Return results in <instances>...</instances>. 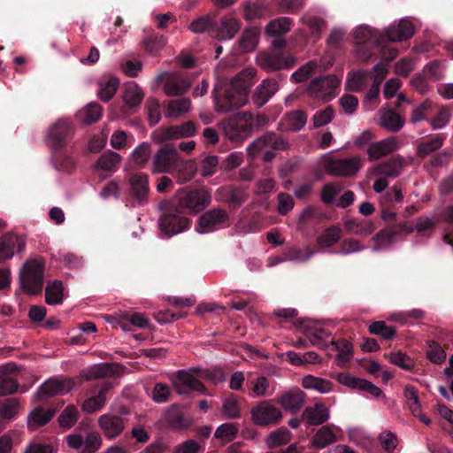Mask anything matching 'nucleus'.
Wrapping results in <instances>:
<instances>
[{
  "instance_id": "nucleus-59",
  "label": "nucleus",
  "mask_w": 453,
  "mask_h": 453,
  "mask_svg": "<svg viewBox=\"0 0 453 453\" xmlns=\"http://www.w3.org/2000/svg\"><path fill=\"white\" fill-rule=\"evenodd\" d=\"M220 157L218 156H208L201 162V173L203 176H212L218 166L220 167Z\"/></svg>"
},
{
  "instance_id": "nucleus-49",
  "label": "nucleus",
  "mask_w": 453,
  "mask_h": 453,
  "mask_svg": "<svg viewBox=\"0 0 453 453\" xmlns=\"http://www.w3.org/2000/svg\"><path fill=\"white\" fill-rule=\"evenodd\" d=\"M369 332L388 341L395 337L396 329L395 326H388L385 321H374L369 326Z\"/></svg>"
},
{
  "instance_id": "nucleus-4",
  "label": "nucleus",
  "mask_w": 453,
  "mask_h": 453,
  "mask_svg": "<svg viewBox=\"0 0 453 453\" xmlns=\"http://www.w3.org/2000/svg\"><path fill=\"white\" fill-rule=\"evenodd\" d=\"M188 28L196 34L209 30L218 39L227 40L234 37L240 29V23L231 16L224 17L218 22L214 16L206 15L195 19Z\"/></svg>"
},
{
  "instance_id": "nucleus-19",
  "label": "nucleus",
  "mask_w": 453,
  "mask_h": 453,
  "mask_svg": "<svg viewBox=\"0 0 453 453\" xmlns=\"http://www.w3.org/2000/svg\"><path fill=\"white\" fill-rule=\"evenodd\" d=\"M130 196L139 205L148 203L150 194L148 175L142 173H137L130 176Z\"/></svg>"
},
{
  "instance_id": "nucleus-62",
  "label": "nucleus",
  "mask_w": 453,
  "mask_h": 453,
  "mask_svg": "<svg viewBox=\"0 0 453 453\" xmlns=\"http://www.w3.org/2000/svg\"><path fill=\"white\" fill-rule=\"evenodd\" d=\"M102 444V438L98 433L92 432L88 434L84 440L81 453H94L99 449Z\"/></svg>"
},
{
  "instance_id": "nucleus-56",
  "label": "nucleus",
  "mask_w": 453,
  "mask_h": 453,
  "mask_svg": "<svg viewBox=\"0 0 453 453\" xmlns=\"http://www.w3.org/2000/svg\"><path fill=\"white\" fill-rule=\"evenodd\" d=\"M19 403L17 398H6L0 402V416L5 419L12 418L19 411Z\"/></svg>"
},
{
  "instance_id": "nucleus-3",
  "label": "nucleus",
  "mask_w": 453,
  "mask_h": 453,
  "mask_svg": "<svg viewBox=\"0 0 453 453\" xmlns=\"http://www.w3.org/2000/svg\"><path fill=\"white\" fill-rule=\"evenodd\" d=\"M161 215L158 219L160 232L167 238L188 230L191 226V219L180 210L172 199L158 203Z\"/></svg>"
},
{
  "instance_id": "nucleus-14",
  "label": "nucleus",
  "mask_w": 453,
  "mask_h": 453,
  "mask_svg": "<svg viewBox=\"0 0 453 453\" xmlns=\"http://www.w3.org/2000/svg\"><path fill=\"white\" fill-rule=\"evenodd\" d=\"M73 134V127L70 120L60 119L49 129L48 143L52 150H64Z\"/></svg>"
},
{
  "instance_id": "nucleus-2",
  "label": "nucleus",
  "mask_w": 453,
  "mask_h": 453,
  "mask_svg": "<svg viewBox=\"0 0 453 453\" xmlns=\"http://www.w3.org/2000/svg\"><path fill=\"white\" fill-rule=\"evenodd\" d=\"M253 71L240 72L229 83L223 95L214 93V102L218 112L237 110L247 102L248 91L252 86Z\"/></svg>"
},
{
  "instance_id": "nucleus-8",
  "label": "nucleus",
  "mask_w": 453,
  "mask_h": 453,
  "mask_svg": "<svg viewBox=\"0 0 453 453\" xmlns=\"http://www.w3.org/2000/svg\"><path fill=\"white\" fill-rule=\"evenodd\" d=\"M226 138L233 142H242L254 131V116L250 112L237 114L222 122Z\"/></svg>"
},
{
  "instance_id": "nucleus-64",
  "label": "nucleus",
  "mask_w": 453,
  "mask_h": 453,
  "mask_svg": "<svg viewBox=\"0 0 453 453\" xmlns=\"http://www.w3.org/2000/svg\"><path fill=\"white\" fill-rule=\"evenodd\" d=\"M341 188L335 183H326L323 186L320 198L325 204H332Z\"/></svg>"
},
{
  "instance_id": "nucleus-23",
  "label": "nucleus",
  "mask_w": 453,
  "mask_h": 453,
  "mask_svg": "<svg viewBox=\"0 0 453 453\" xmlns=\"http://www.w3.org/2000/svg\"><path fill=\"white\" fill-rule=\"evenodd\" d=\"M98 425L106 438L114 439L123 432L125 419L118 415L106 413L99 417Z\"/></svg>"
},
{
  "instance_id": "nucleus-26",
  "label": "nucleus",
  "mask_w": 453,
  "mask_h": 453,
  "mask_svg": "<svg viewBox=\"0 0 453 453\" xmlns=\"http://www.w3.org/2000/svg\"><path fill=\"white\" fill-rule=\"evenodd\" d=\"M397 149L395 138L388 137L380 142H372L367 148L368 159L370 161L378 160Z\"/></svg>"
},
{
  "instance_id": "nucleus-25",
  "label": "nucleus",
  "mask_w": 453,
  "mask_h": 453,
  "mask_svg": "<svg viewBox=\"0 0 453 453\" xmlns=\"http://www.w3.org/2000/svg\"><path fill=\"white\" fill-rule=\"evenodd\" d=\"M305 394L299 388H292L278 398V403L291 413H296L303 405Z\"/></svg>"
},
{
  "instance_id": "nucleus-15",
  "label": "nucleus",
  "mask_w": 453,
  "mask_h": 453,
  "mask_svg": "<svg viewBox=\"0 0 453 453\" xmlns=\"http://www.w3.org/2000/svg\"><path fill=\"white\" fill-rule=\"evenodd\" d=\"M179 160V153L176 148L171 144H165L159 148L152 157L153 173H170Z\"/></svg>"
},
{
  "instance_id": "nucleus-46",
  "label": "nucleus",
  "mask_w": 453,
  "mask_h": 453,
  "mask_svg": "<svg viewBox=\"0 0 453 453\" xmlns=\"http://www.w3.org/2000/svg\"><path fill=\"white\" fill-rule=\"evenodd\" d=\"M259 32L255 27L245 29L239 40L240 48L243 51L253 50L258 42Z\"/></svg>"
},
{
  "instance_id": "nucleus-60",
  "label": "nucleus",
  "mask_w": 453,
  "mask_h": 453,
  "mask_svg": "<svg viewBox=\"0 0 453 453\" xmlns=\"http://www.w3.org/2000/svg\"><path fill=\"white\" fill-rule=\"evenodd\" d=\"M334 112L331 105L326 106L323 110L317 111L312 117L313 127H320L331 122L334 118Z\"/></svg>"
},
{
  "instance_id": "nucleus-10",
  "label": "nucleus",
  "mask_w": 453,
  "mask_h": 453,
  "mask_svg": "<svg viewBox=\"0 0 453 453\" xmlns=\"http://www.w3.org/2000/svg\"><path fill=\"white\" fill-rule=\"evenodd\" d=\"M44 267L37 261L27 262L20 274L21 287L30 295L42 292L43 287Z\"/></svg>"
},
{
  "instance_id": "nucleus-43",
  "label": "nucleus",
  "mask_w": 453,
  "mask_h": 453,
  "mask_svg": "<svg viewBox=\"0 0 453 453\" xmlns=\"http://www.w3.org/2000/svg\"><path fill=\"white\" fill-rule=\"evenodd\" d=\"M119 85V81L116 77H109L99 82L100 89L98 96L104 102L110 101L116 94Z\"/></svg>"
},
{
  "instance_id": "nucleus-41",
  "label": "nucleus",
  "mask_w": 453,
  "mask_h": 453,
  "mask_svg": "<svg viewBox=\"0 0 453 453\" xmlns=\"http://www.w3.org/2000/svg\"><path fill=\"white\" fill-rule=\"evenodd\" d=\"M64 287L60 280H54L45 288V302L49 305H56L63 303Z\"/></svg>"
},
{
  "instance_id": "nucleus-55",
  "label": "nucleus",
  "mask_w": 453,
  "mask_h": 453,
  "mask_svg": "<svg viewBox=\"0 0 453 453\" xmlns=\"http://www.w3.org/2000/svg\"><path fill=\"white\" fill-rule=\"evenodd\" d=\"M79 412L74 405H68L59 415L58 423L61 427L71 428L78 420Z\"/></svg>"
},
{
  "instance_id": "nucleus-5",
  "label": "nucleus",
  "mask_w": 453,
  "mask_h": 453,
  "mask_svg": "<svg viewBox=\"0 0 453 453\" xmlns=\"http://www.w3.org/2000/svg\"><path fill=\"white\" fill-rule=\"evenodd\" d=\"M171 199L186 214L196 215L211 204V195L203 188H180Z\"/></svg>"
},
{
  "instance_id": "nucleus-16",
  "label": "nucleus",
  "mask_w": 453,
  "mask_h": 453,
  "mask_svg": "<svg viewBox=\"0 0 453 453\" xmlns=\"http://www.w3.org/2000/svg\"><path fill=\"white\" fill-rule=\"evenodd\" d=\"M171 381L179 395H188L191 391H205L203 383L186 370L177 371L171 377Z\"/></svg>"
},
{
  "instance_id": "nucleus-28",
  "label": "nucleus",
  "mask_w": 453,
  "mask_h": 453,
  "mask_svg": "<svg viewBox=\"0 0 453 453\" xmlns=\"http://www.w3.org/2000/svg\"><path fill=\"white\" fill-rule=\"evenodd\" d=\"M277 90L278 82L274 79H265L256 88L252 95V100L257 107H262Z\"/></svg>"
},
{
  "instance_id": "nucleus-38",
  "label": "nucleus",
  "mask_w": 453,
  "mask_h": 453,
  "mask_svg": "<svg viewBox=\"0 0 453 453\" xmlns=\"http://www.w3.org/2000/svg\"><path fill=\"white\" fill-rule=\"evenodd\" d=\"M113 374H115V371L113 370V365L111 364L95 365L88 370L81 372V377L85 380L104 378Z\"/></svg>"
},
{
  "instance_id": "nucleus-1",
  "label": "nucleus",
  "mask_w": 453,
  "mask_h": 453,
  "mask_svg": "<svg viewBox=\"0 0 453 453\" xmlns=\"http://www.w3.org/2000/svg\"><path fill=\"white\" fill-rule=\"evenodd\" d=\"M413 34L412 23L405 19L391 25L385 33L372 29L368 26H359L354 32L357 52L364 61H368L378 54L382 58L391 61L396 58L398 51L388 47L387 43L409 39Z\"/></svg>"
},
{
  "instance_id": "nucleus-6",
  "label": "nucleus",
  "mask_w": 453,
  "mask_h": 453,
  "mask_svg": "<svg viewBox=\"0 0 453 453\" xmlns=\"http://www.w3.org/2000/svg\"><path fill=\"white\" fill-rule=\"evenodd\" d=\"M434 227L435 224L431 219L420 217L417 219L415 226L409 222L388 224L386 228L381 229L373 236V240L379 246H385L395 242L398 236L412 233L414 229L419 234H423L426 231L434 230Z\"/></svg>"
},
{
  "instance_id": "nucleus-37",
  "label": "nucleus",
  "mask_w": 453,
  "mask_h": 453,
  "mask_svg": "<svg viewBox=\"0 0 453 453\" xmlns=\"http://www.w3.org/2000/svg\"><path fill=\"white\" fill-rule=\"evenodd\" d=\"M119 325L123 330H130L134 326L139 328H145L149 325V319L143 315L136 312L126 313L119 317Z\"/></svg>"
},
{
  "instance_id": "nucleus-11",
  "label": "nucleus",
  "mask_w": 453,
  "mask_h": 453,
  "mask_svg": "<svg viewBox=\"0 0 453 453\" xmlns=\"http://www.w3.org/2000/svg\"><path fill=\"white\" fill-rule=\"evenodd\" d=\"M196 126L192 120L180 125L166 127H158L151 134V138L156 143H163L171 140L189 138L196 134Z\"/></svg>"
},
{
  "instance_id": "nucleus-45",
  "label": "nucleus",
  "mask_w": 453,
  "mask_h": 453,
  "mask_svg": "<svg viewBox=\"0 0 453 453\" xmlns=\"http://www.w3.org/2000/svg\"><path fill=\"white\" fill-rule=\"evenodd\" d=\"M403 123V119L393 110H387L381 115V126L393 132L400 130Z\"/></svg>"
},
{
  "instance_id": "nucleus-21",
  "label": "nucleus",
  "mask_w": 453,
  "mask_h": 453,
  "mask_svg": "<svg viewBox=\"0 0 453 453\" xmlns=\"http://www.w3.org/2000/svg\"><path fill=\"white\" fill-rule=\"evenodd\" d=\"M143 96L142 90L136 84L128 85L122 96L124 104L119 107L117 117L121 118L132 114V109L142 103Z\"/></svg>"
},
{
  "instance_id": "nucleus-58",
  "label": "nucleus",
  "mask_w": 453,
  "mask_h": 453,
  "mask_svg": "<svg viewBox=\"0 0 453 453\" xmlns=\"http://www.w3.org/2000/svg\"><path fill=\"white\" fill-rule=\"evenodd\" d=\"M150 157V145L146 142H143L138 145L132 154L133 160L140 167H143L147 164Z\"/></svg>"
},
{
  "instance_id": "nucleus-13",
  "label": "nucleus",
  "mask_w": 453,
  "mask_h": 453,
  "mask_svg": "<svg viewBox=\"0 0 453 453\" xmlns=\"http://www.w3.org/2000/svg\"><path fill=\"white\" fill-rule=\"evenodd\" d=\"M257 63L263 69L273 72L294 67L296 58L284 51L271 50L260 53L257 57Z\"/></svg>"
},
{
  "instance_id": "nucleus-44",
  "label": "nucleus",
  "mask_w": 453,
  "mask_h": 453,
  "mask_svg": "<svg viewBox=\"0 0 453 453\" xmlns=\"http://www.w3.org/2000/svg\"><path fill=\"white\" fill-rule=\"evenodd\" d=\"M53 161L56 169L71 173L75 168V161L64 152V150H53Z\"/></svg>"
},
{
  "instance_id": "nucleus-47",
  "label": "nucleus",
  "mask_w": 453,
  "mask_h": 453,
  "mask_svg": "<svg viewBox=\"0 0 453 453\" xmlns=\"http://www.w3.org/2000/svg\"><path fill=\"white\" fill-rule=\"evenodd\" d=\"M336 440L335 434L326 426H322L314 435L312 444L319 449H323Z\"/></svg>"
},
{
  "instance_id": "nucleus-39",
  "label": "nucleus",
  "mask_w": 453,
  "mask_h": 453,
  "mask_svg": "<svg viewBox=\"0 0 453 453\" xmlns=\"http://www.w3.org/2000/svg\"><path fill=\"white\" fill-rule=\"evenodd\" d=\"M302 385L306 389H314L322 394L328 393L333 388V383L331 381L313 375L304 376Z\"/></svg>"
},
{
  "instance_id": "nucleus-57",
  "label": "nucleus",
  "mask_w": 453,
  "mask_h": 453,
  "mask_svg": "<svg viewBox=\"0 0 453 453\" xmlns=\"http://www.w3.org/2000/svg\"><path fill=\"white\" fill-rule=\"evenodd\" d=\"M317 67L316 61H309L293 73L290 80L295 83L303 82L314 73Z\"/></svg>"
},
{
  "instance_id": "nucleus-40",
  "label": "nucleus",
  "mask_w": 453,
  "mask_h": 453,
  "mask_svg": "<svg viewBox=\"0 0 453 453\" xmlns=\"http://www.w3.org/2000/svg\"><path fill=\"white\" fill-rule=\"evenodd\" d=\"M342 229L338 226H331L323 230L317 238V243L321 248H329L336 243L342 237Z\"/></svg>"
},
{
  "instance_id": "nucleus-9",
  "label": "nucleus",
  "mask_w": 453,
  "mask_h": 453,
  "mask_svg": "<svg viewBox=\"0 0 453 453\" xmlns=\"http://www.w3.org/2000/svg\"><path fill=\"white\" fill-rule=\"evenodd\" d=\"M231 225L229 213L220 207H214L201 214L196 225V230L199 234H209Z\"/></svg>"
},
{
  "instance_id": "nucleus-33",
  "label": "nucleus",
  "mask_w": 453,
  "mask_h": 453,
  "mask_svg": "<svg viewBox=\"0 0 453 453\" xmlns=\"http://www.w3.org/2000/svg\"><path fill=\"white\" fill-rule=\"evenodd\" d=\"M191 109V101L188 97H180L170 100L165 110V117L166 119H178Z\"/></svg>"
},
{
  "instance_id": "nucleus-30",
  "label": "nucleus",
  "mask_w": 453,
  "mask_h": 453,
  "mask_svg": "<svg viewBox=\"0 0 453 453\" xmlns=\"http://www.w3.org/2000/svg\"><path fill=\"white\" fill-rule=\"evenodd\" d=\"M16 370L14 364L0 365V395H7L15 393L19 383L10 375Z\"/></svg>"
},
{
  "instance_id": "nucleus-17",
  "label": "nucleus",
  "mask_w": 453,
  "mask_h": 453,
  "mask_svg": "<svg viewBox=\"0 0 453 453\" xmlns=\"http://www.w3.org/2000/svg\"><path fill=\"white\" fill-rule=\"evenodd\" d=\"M340 86V80L334 75H326L313 79L309 86V92L316 97L328 99L334 96Z\"/></svg>"
},
{
  "instance_id": "nucleus-18",
  "label": "nucleus",
  "mask_w": 453,
  "mask_h": 453,
  "mask_svg": "<svg viewBox=\"0 0 453 453\" xmlns=\"http://www.w3.org/2000/svg\"><path fill=\"white\" fill-rule=\"evenodd\" d=\"M359 157L331 159L326 165L329 174L335 176H352L360 169Z\"/></svg>"
},
{
  "instance_id": "nucleus-48",
  "label": "nucleus",
  "mask_w": 453,
  "mask_h": 453,
  "mask_svg": "<svg viewBox=\"0 0 453 453\" xmlns=\"http://www.w3.org/2000/svg\"><path fill=\"white\" fill-rule=\"evenodd\" d=\"M290 440V432L286 427H280L270 433L265 442L269 449H273L282 444H286Z\"/></svg>"
},
{
  "instance_id": "nucleus-63",
  "label": "nucleus",
  "mask_w": 453,
  "mask_h": 453,
  "mask_svg": "<svg viewBox=\"0 0 453 453\" xmlns=\"http://www.w3.org/2000/svg\"><path fill=\"white\" fill-rule=\"evenodd\" d=\"M426 357L431 362L440 365L444 362L446 358V353L439 343L433 341L429 343V349L426 351Z\"/></svg>"
},
{
  "instance_id": "nucleus-7",
  "label": "nucleus",
  "mask_w": 453,
  "mask_h": 453,
  "mask_svg": "<svg viewBox=\"0 0 453 453\" xmlns=\"http://www.w3.org/2000/svg\"><path fill=\"white\" fill-rule=\"evenodd\" d=\"M288 148V140L274 132H266L250 144L247 148V154L249 157L255 159L263 152L262 159L268 163L273 161L276 156L273 150H287Z\"/></svg>"
},
{
  "instance_id": "nucleus-35",
  "label": "nucleus",
  "mask_w": 453,
  "mask_h": 453,
  "mask_svg": "<svg viewBox=\"0 0 453 453\" xmlns=\"http://www.w3.org/2000/svg\"><path fill=\"white\" fill-rule=\"evenodd\" d=\"M283 120L287 131L298 132L305 126L307 114L301 110L293 111L287 113Z\"/></svg>"
},
{
  "instance_id": "nucleus-27",
  "label": "nucleus",
  "mask_w": 453,
  "mask_h": 453,
  "mask_svg": "<svg viewBox=\"0 0 453 453\" xmlns=\"http://www.w3.org/2000/svg\"><path fill=\"white\" fill-rule=\"evenodd\" d=\"M328 418V409L321 403H317L312 407H306L302 414V419L305 420L308 426H319L327 421Z\"/></svg>"
},
{
  "instance_id": "nucleus-34",
  "label": "nucleus",
  "mask_w": 453,
  "mask_h": 453,
  "mask_svg": "<svg viewBox=\"0 0 453 453\" xmlns=\"http://www.w3.org/2000/svg\"><path fill=\"white\" fill-rule=\"evenodd\" d=\"M330 346L332 350L338 352L337 360L339 365L343 366L351 359L353 356V347L351 342L346 339L332 341Z\"/></svg>"
},
{
  "instance_id": "nucleus-50",
  "label": "nucleus",
  "mask_w": 453,
  "mask_h": 453,
  "mask_svg": "<svg viewBox=\"0 0 453 453\" xmlns=\"http://www.w3.org/2000/svg\"><path fill=\"white\" fill-rule=\"evenodd\" d=\"M102 106L96 103H89L83 111H80L79 116L87 124L98 121L102 116Z\"/></svg>"
},
{
  "instance_id": "nucleus-32",
  "label": "nucleus",
  "mask_w": 453,
  "mask_h": 453,
  "mask_svg": "<svg viewBox=\"0 0 453 453\" xmlns=\"http://www.w3.org/2000/svg\"><path fill=\"white\" fill-rule=\"evenodd\" d=\"M447 136L445 134H436L427 136L417 146V157L423 159L433 152L438 150L444 143Z\"/></svg>"
},
{
  "instance_id": "nucleus-12",
  "label": "nucleus",
  "mask_w": 453,
  "mask_h": 453,
  "mask_svg": "<svg viewBox=\"0 0 453 453\" xmlns=\"http://www.w3.org/2000/svg\"><path fill=\"white\" fill-rule=\"evenodd\" d=\"M252 421L259 426H274L282 419L281 411L269 401H261L250 411Z\"/></svg>"
},
{
  "instance_id": "nucleus-24",
  "label": "nucleus",
  "mask_w": 453,
  "mask_h": 453,
  "mask_svg": "<svg viewBox=\"0 0 453 453\" xmlns=\"http://www.w3.org/2000/svg\"><path fill=\"white\" fill-rule=\"evenodd\" d=\"M73 388L71 380H58L50 378L42 383L38 388V395L40 399L44 397H51L57 395H62L69 392Z\"/></svg>"
},
{
  "instance_id": "nucleus-29",
  "label": "nucleus",
  "mask_w": 453,
  "mask_h": 453,
  "mask_svg": "<svg viewBox=\"0 0 453 453\" xmlns=\"http://www.w3.org/2000/svg\"><path fill=\"white\" fill-rule=\"evenodd\" d=\"M404 166V159L402 156L397 155L388 161L378 164L373 167L374 173L383 175L385 177L395 178L400 175Z\"/></svg>"
},
{
  "instance_id": "nucleus-22",
  "label": "nucleus",
  "mask_w": 453,
  "mask_h": 453,
  "mask_svg": "<svg viewBox=\"0 0 453 453\" xmlns=\"http://www.w3.org/2000/svg\"><path fill=\"white\" fill-rule=\"evenodd\" d=\"M337 380L339 383L347 386L350 388L357 389L359 391H365L370 395L378 397L382 394V391L373 383L365 380L352 376L347 372H340L337 375Z\"/></svg>"
},
{
  "instance_id": "nucleus-51",
  "label": "nucleus",
  "mask_w": 453,
  "mask_h": 453,
  "mask_svg": "<svg viewBox=\"0 0 453 453\" xmlns=\"http://www.w3.org/2000/svg\"><path fill=\"white\" fill-rule=\"evenodd\" d=\"M119 161L120 156L116 152L109 150L99 157L96 165L104 171L113 172Z\"/></svg>"
},
{
  "instance_id": "nucleus-31",
  "label": "nucleus",
  "mask_w": 453,
  "mask_h": 453,
  "mask_svg": "<svg viewBox=\"0 0 453 453\" xmlns=\"http://www.w3.org/2000/svg\"><path fill=\"white\" fill-rule=\"evenodd\" d=\"M112 387L113 385L111 382H104L96 395L84 401L82 404L83 411L92 413L102 409L106 403V394L112 388Z\"/></svg>"
},
{
  "instance_id": "nucleus-61",
  "label": "nucleus",
  "mask_w": 453,
  "mask_h": 453,
  "mask_svg": "<svg viewBox=\"0 0 453 453\" xmlns=\"http://www.w3.org/2000/svg\"><path fill=\"white\" fill-rule=\"evenodd\" d=\"M148 121L150 126L157 125L161 119L160 104L156 98L147 100Z\"/></svg>"
},
{
  "instance_id": "nucleus-54",
  "label": "nucleus",
  "mask_w": 453,
  "mask_h": 453,
  "mask_svg": "<svg viewBox=\"0 0 453 453\" xmlns=\"http://www.w3.org/2000/svg\"><path fill=\"white\" fill-rule=\"evenodd\" d=\"M145 50L150 54L158 53L165 45L166 41L162 35L153 34L142 41Z\"/></svg>"
},
{
  "instance_id": "nucleus-52",
  "label": "nucleus",
  "mask_w": 453,
  "mask_h": 453,
  "mask_svg": "<svg viewBox=\"0 0 453 453\" xmlns=\"http://www.w3.org/2000/svg\"><path fill=\"white\" fill-rule=\"evenodd\" d=\"M306 334L310 338L311 343L321 349H326L330 345L326 342V339L328 338L331 334L324 328L307 329Z\"/></svg>"
},
{
  "instance_id": "nucleus-42",
  "label": "nucleus",
  "mask_w": 453,
  "mask_h": 453,
  "mask_svg": "<svg viewBox=\"0 0 453 453\" xmlns=\"http://www.w3.org/2000/svg\"><path fill=\"white\" fill-rule=\"evenodd\" d=\"M293 25V19L288 17H280L272 20L266 27V33L271 36H281L288 33Z\"/></svg>"
},
{
  "instance_id": "nucleus-20",
  "label": "nucleus",
  "mask_w": 453,
  "mask_h": 453,
  "mask_svg": "<svg viewBox=\"0 0 453 453\" xmlns=\"http://www.w3.org/2000/svg\"><path fill=\"white\" fill-rule=\"evenodd\" d=\"M191 87V81L187 76L179 73L165 74L163 89L168 96H179L185 94Z\"/></svg>"
},
{
  "instance_id": "nucleus-53",
  "label": "nucleus",
  "mask_w": 453,
  "mask_h": 453,
  "mask_svg": "<svg viewBox=\"0 0 453 453\" xmlns=\"http://www.w3.org/2000/svg\"><path fill=\"white\" fill-rule=\"evenodd\" d=\"M165 418L167 422L174 428H183L188 426V422L186 421L181 410L177 405H172L168 409Z\"/></svg>"
},
{
  "instance_id": "nucleus-36",
  "label": "nucleus",
  "mask_w": 453,
  "mask_h": 453,
  "mask_svg": "<svg viewBox=\"0 0 453 453\" xmlns=\"http://www.w3.org/2000/svg\"><path fill=\"white\" fill-rule=\"evenodd\" d=\"M55 412V409H49L47 411H44L42 408L35 409L28 417V428L35 430L38 426H45L52 418Z\"/></svg>"
}]
</instances>
